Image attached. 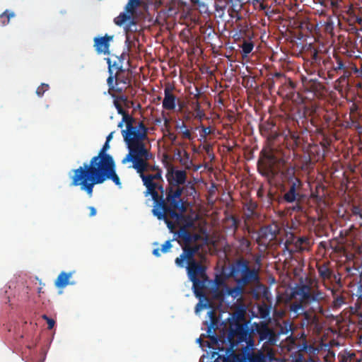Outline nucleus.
I'll list each match as a JSON object with an SVG mask.
<instances>
[{
    "mask_svg": "<svg viewBox=\"0 0 362 362\" xmlns=\"http://www.w3.org/2000/svg\"><path fill=\"white\" fill-rule=\"evenodd\" d=\"M148 139V133L132 144L127 145L129 153L122 159V163H132L146 187L145 195L150 194L153 201V214L158 220H163L167 224L173 238L162 245L161 248H155L153 255L160 257L161 253L170 252L173 243L176 241L181 246V170L168 168L166 178L168 186L163 188L161 182L162 170L148 163L153 156L144 144Z\"/></svg>",
    "mask_w": 362,
    "mask_h": 362,
    "instance_id": "obj_1",
    "label": "nucleus"
},
{
    "mask_svg": "<svg viewBox=\"0 0 362 362\" xmlns=\"http://www.w3.org/2000/svg\"><path fill=\"white\" fill-rule=\"evenodd\" d=\"M186 177V172L182 170V245L184 256L192 258L201 247L198 241L202 240V235L204 230L196 210L190 209L189 214H187L189 207L194 204L197 191L193 185H184Z\"/></svg>",
    "mask_w": 362,
    "mask_h": 362,
    "instance_id": "obj_2",
    "label": "nucleus"
},
{
    "mask_svg": "<svg viewBox=\"0 0 362 362\" xmlns=\"http://www.w3.org/2000/svg\"><path fill=\"white\" fill-rule=\"evenodd\" d=\"M71 186H80L82 190L86 192L89 197L93 195V187L95 185L102 184L107 180H111L117 186L122 183L116 173L115 163L112 162L86 172L73 175L71 177Z\"/></svg>",
    "mask_w": 362,
    "mask_h": 362,
    "instance_id": "obj_3",
    "label": "nucleus"
},
{
    "mask_svg": "<svg viewBox=\"0 0 362 362\" xmlns=\"http://www.w3.org/2000/svg\"><path fill=\"white\" fill-rule=\"evenodd\" d=\"M117 112L123 117L126 129L122 130V135L127 145H132L136 140L145 136L148 133V128L142 121H138L136 118L129 115L122 105L117 101H114Z\"/></svg>",
    "mask_w": 362,
    "mask_h": 362,
    "instance_id": "obj_4",
    "label": "nucleus"
},
{
    "mask_svg": "<svg viewBox=\"0 0 362 362\" xmlns=\"http://www.w3.org/2000/svg\"><path fill=\"white\" fill-rule=\"evenodd\" d=\"M293 295L303 298L306 310L317 314L324 313L322 302L325 299V294L317 288H314L310 285L300 283L293 288Z\"/></svg>",
    "mask_w": 362,
    "mask_h": 362,
    "instance_id": "obj_5",
    "label": "nucleus"
},
{
    "mask_svg": "<svg viewBox=\"0 0 362 362\" xmlns=\"http://www.w3.org/2000/svg\"><path fill=\"white\" fill-rule=\"evenodd\" d=\"M230 275L237 284L245 286L259 281V269L250 268L249 261L243 257L238 259L231 265Z\"/></svg>",
    "mask_w": 362,
    "mask_h": 362,
    "instance_id": "obj_6",
    "label": "nucleus"
},
{
    "mask_svg": "<svg viewBox=\"0 0 362 362\" xmlns=\"http://www.w3.org/2000/svg\"><path fill=\"white\" fill-rule=\"evenodd\" d=\"M188 92L187 93L185 89L186 95L185 98L182 96V119H189L193 117L197 121H201L205 116V114L204 111L200 109L199 103L198 101L199 92L196 86L193 87V90H191V88H189ZM183 128H187V126L182 120V129Z\"/></svg>",
    "mask_w": 362,
    "mask_h": 362,
    "instance_id": "obj_7",
    "label": "nucleus"
},
{
    "mask_svg": "<svg viewBox=\"0 0 362 362\" xmlns=\"http://www.w3.org/2000/svg\"><path fill=\"white\" fill-rule=\"evenodd\" d=\"M141 0H129L124 6V11L114 18V23L117 26H124V30L129 40L128 33L138 30L137 18L134 16L137 8L141 6Z\"/></svg>",
    "mask_w": 362,
    "mask_h": 362,
    "instance_id": "obj_8",
    "label": "nucleus"
},
{
    "mask_svg": "<svg viewBox=\"0 0 362 362\" xmlns=\"http://www.w3.org/2000/svg\"><path fill=\"white\" fill-rule=\"evenodd\" d=\"M110 148V143L105 141L97 156H93L89 163H83V166L74 170V175L79 174L87 170L94 169L98 166H102L112 162H115L112 156L107 153Z\"/></svg>",
    "mask_w": 362,
    "mask_h": 362,
    "instance_id": "obj_9",
    "label": "nucleus"
},
{
    "mask_svg": "<svg viewBox=\"0 0 362 362\" xmlns=\"http://www.w3.org/2000/svg\"><path fill=\"white\" fill-rule=\"evenodd\" d=\"M290 185L288 190L284 194L283 199L287 203L296 202L292 207V210L297 212L303 211V207L300 203L303 195L298 192L302 187V182L298 177H293L291 182H288Z\"/></svg>",
    "mask_w": 362,
    "mask_h": 362,
    "instance_id": "obj_10",
    "label": "nucleus"
},
{
    "mask_svg": "<svg viewBox=\"0 0 362 362\" xmlns=\"http://www.w3.org/2000/svg\"><path fill=\"white\" fill-rule=\"evenodd\" d=\"M252 330L258 335L259 341H264L270 345H275L278 341L276 332L264 322H254Z\"/></svg>",
    "mask_w": 362,
    "mask_h": 362,
    "instance_id": "obj_11",
    "label": "nucleus"
},
{
    "mask_svg": "<svg viewBox=\"0 0 362 362\" xmlns=\"http://www.w3.org/2000/svg\"><path fill=\"white\" fill-rule=\"evenodd\" d=\"M276 162L277 158L274 156L266 155L264 159L258 161V171L262 176L273 179L278 174V171L275 169Z\"/></svg>",
    "mask_w": 362,
    "mask_h": 362,
    "instance_id": "obj_12",
    "label": "nucleus"
},
{
    "mask_svg": "<svg viewBox=\"0 0 362 362\" xmlns=\"http://www.w3.org/2000/svg\"><path fill=\"white\" fill-rule=\"evenodd\" d=\"M129 82V78L126 76L124 70L122 72L116 73L115 76H110L107 79L108 91L110 93L112 91L121 93L127 88Z\"/></svg>",
    "mask_w": 362,
    "mask_h": 362,
    "instance_id": "obj_13",
    "label": "nucleus"
},
{
    "mask_svg": "<svg viewBox=\"0 0 362 362\" xmlns=\"http://www.w3.org/2000/svg\"><path fill=\"white\" fill-rule=\"evenodd\" d=\"M332 64V71L337 73L342 72L343 75L341 77L344 78H348L350 76L351 72L349 69L351 68V63L347 57L334 54Z\"/></svg>",
    "mask_w": 362,
    "mask_h": 362,
    "instance_id": "obj_14",
    "label": "nucleus"
},
{
    "mask_svg": "<svg viewBox=\"0 0 362 362\" xmlns=\"http://www.w3.org/2000/svg\"><path fill=\"white\" fill-rule=\"evenodd\" d=\"M183 247L184 245H182V247ZM184 254L185 250L182 248V262L185 259H187L189 262V266L187 267V273L189 279L193 280L195 279H199V277L206 278L204 274V269L199 263L194 260V257H192V258H187L184 256ZM193 256H194V255Z\"/></svg>",
    "mask_w": 362,
    "mask_h": 362,
    "instance_id": "obj_15",
    "label": "nucleus"
},
{
    "mask_svg": "<svg viewBox=\"0 0 362 362\" xmlns=\"http://www.w3.org/2000/svg\"><path fill=\"white\" fill-rule=\"evenodd\" d=\"M114 35L106 34L103 37H95L93 40L94 47L98 54H103L107 55L110 54V43L113 40Z\"/></svg>",
    "mask_w": 362,
    "mask_h": 362,
    "instance_id": "obj_16",
    "label": "nucleus"
},
{
    "mask_svg": "<svg viewBox=\"0 0 362 362\" xmlns=\"http://www.w3.org/2000/svg\"><path fill=\"white\" fill-rule=\"evenodd\" d=\"M245 287V286L238 284L234 287H229L227 284H224V288H223L221 291H218V288L215 289L214 297L221 299L226 296H228L236 298L242 295Z\"/></svg>",
    "mask_w": 362,
    "mask_h": 362,
    "instance_id": "obj_17",
    "label": "nucleus"
},
{
    "mask_svg": "<svg viewBox=\"0 0 362 362\" xmlns=\"http://www.w3.org/2000/svg\"><path fill=\"white\" fill-rule=\"evenodd\" d=\"M174 90L175 87L170 83H168L165 87L163 107L166 110H172L175 107L176 96L173 94Z\"/></svg>",
    "mask_w": 362,
    "mask_h": 362,
    "instance_id": "obj_18",
    "label": "nucleus"
},
{
    "mask_svg": "<svg viewBox=\"0 0 362 362\" xmlns=\"http://www.w3.org/2000/svg\"><path fill=\"white\" fill-rule=\"evenodd\" d=\"M319 324L318 314L305 310L302 313V319L300 320V325L302 327H306L307 328H316Z\"/></svg>",
    "mask_w": 362,
    "mask_h": 362,
    "instance_id": "obj_19",
    "label": "nucleus"
},
{
    "mask_svg": "<svg viewBox=\"0 0 362 362\" xmlns=\"http://www.w3.org/2000/svg\"><path fill=\"white\" fill-rule=\"evenodd\" d=\"M276 229H273L272 226H267L260 228L259 232V236L257 238V243H259L261 240H269L274 239L276 236Z\"/></svg>",
    "mask_w": 362,
    "mask_h": 362,
    "instance_id": "obj_20",
    "label": "nucleus"
},
{
    "mask_svg": "<svg viewBox=\"0 0 362 362\" xmlns=\"http://www.w3.org/2000/svg\"><path fill=\"white\" fill-rule=\"evenodd\" d=\"M329 262H324L323 264H317L316 267L319 274V276L324 281H331L333 276V270L329 267Z\"/></svg>",
    "mask_w": 362,
    "mask_h": 362,
    "instance_id": "obj_21",
    "label": "nucleus"
},
{
    "mask_svg": "<svg viewBox=\"0 0 362 362\" xmlns=\"http://www.w3.org/2000/svg\"><path fill=\"white\" fill-rule=\"evenodd\" d=\"M204 280H201L199 278L191 280L193 283L194 294L199 298H206L204 290L206 288L205 280L206 278L204 277Z\"/></svg>",
    "mask_w": 362,
    "mask_h": 362,
    "instance_id": "obj_22",
    "label": "nucleus"
},
{
    "mask_svg": "<svg viewBox=\"0 0 362 362\" xmlns=\"http://www.w3.org/2000/svg\"><path fill=\"white\" fill-rule=\"evenodd\" d=\"M324 112V110L319 107H314L311 110V124L315 127H320L324 126L323 121L322 119V115Z\"/></svg>",
    "mask_w": 362,
    "mask_h": 362,
    "instance_id": "obj_23",
    "label": "nucleus"
},
{
    "mask_svg": "<svg viewBox=\"0 0 362 362\" xmlns=\"http://www.w3.org/2000/svg\"><path fill=\"white\" fill-rule=\"evenodd\" d=\"M239 362H266V356L261 351L247 354Z\"/></svg>",
    "mask_w": 362,
    "mask_h": 362,
    "instance_id": "obj_24",
    "label": "nucleus"
},
{
    "mask_svg": "<svg viewBox=\"0 0 362 362\" xmlns=\"http://www.w3.org/2000/svg\"><path fill=\"white\" fill-rule=\"evenodd\" d=\"M304 87L306 90L317 95L321 92L323 86L317 79H310L304 82Z\"/></svg>",
    "mask_w": 362,
    "mask_h": 362,
    "instance_id": "obj_25",
    "label": "nucleus"
},
{
    "mask_svg": "<svg viewBox=\"0 0 362 362\" xmlns=\"http://www.w3.org/2000/svg\"><path fill=\"white\" fill-rule=\"evenodd\" d=\"M73 272H61L55 280L54 285L57 288H63L69 284V279L71 277Z\"/></svg>",
    "mask_w": 362,
    "mask_h": 362,
    "instance_id": "obj_26",
    "label": "nucleus"
},
{
    "mask_svg": "<svg viewBox=\"0 0 362 362\" xmlns=\"http://www.w3.org/2000/svg\"><path fill=\"white\" fill-rule=\"evenodd\" d=\"M337 358L339 362H359L354 352L346 349L339 353Z\"/></svg>",
    "mask_w": 362,
    "mask_h": 362,
    "instance_id": "obj_27",
    "label": "nucleus"
},
{
    "mask_svg": "<svg viewBox=\"0 0 362 362\" xmlns=\"http://www.w3.org/2000/svg\"><path fill=\"white\" fill-rule=\"evenodd\" d=\"M167 4L168 14H177L181 9V0H163Z\"/></svg>",
    "mask_w": 362,
    "mask_h": 362,
    "instance_id": "obj_28",
    "label": "nucleus"
},
{
    "mask_svg": "<svg viewBox=\"0 0 362 362\" xmlns=\"http://www.w3.org/2000/svg\"><path fill=\"white\" fill-rule=\"evenodd\" d=\"M239 250L244 253L250 254L252 252L251 242L245 237H240L237 239Z\"/></svg>",
    "mask_w": 362,
    "mask_h": 362,
    "instance_id": "obj_29",
    "label": "nucleus"
},
{
    "mask_svg": "<svg viewBox=\"0 0 362 362\" xmlns=\"http://www.w3.org/2000/svg\"><path fill=\"white\" fill-rule=\"evenodd\" d=\"M295 248L297 250H303L305 247H309L310 244V238L307 236L293 238Z\"/></svg>",
    "mask_w": 362,
    "mask_h": 362,
    "instance_id": "obj_30",
    "label": "nucleus"
},
{
    "mask_svg": "<svg viewBox=\"0 0 362 362\" xmlns=\"http://www.w3.org/2000/svg\"><path fill=\"white\" fill-rule=\"evenodd\" d=\"M235 334L239 341H247L250 337L249 329L243 326H240L237 328Z\"/></svg>",
    "mask_w": 362,
    "mask_h": 362,
    "instance_id": "obj_31",
    "label": "nucleus"
},
{
    "mask_svg": "<svg viewBox=\"0 0 362 362\" xmlns=\"http://www.w3.org/2000/svg\"><path fill=\"white\" fill-rule=\"evenodd\" d=\"M299 302H294L290 305V310L297 315L302 314L306 310L304 306L303 298L299 297Z\"/></svg>",
    "mask_w": 362,
    "mask_h": 362,
    "instance_id": "obj_32",
    "label": "nucleus"
},
{
    "mask_svg": "<svg viewBox=\"0 0 362 362\" xmlns=\"http://www.w3.org/2000/svg\"><path fill=\"white\" fill-rule=\"evenodd\" d=\"M107 63L108 64V71L110 73V76H112V70H117L116 73L122 72L124 69L122 65V60L118 59V62H115L112 64V61L110 58L106 59Z\"/></svg>",
    "mask_w": 362,
    "mask_h": 362,
    "instance_id": "obj_33",
    "label": "nucleus"
},
{
    "mask_svg": "<svg viewBox=\"0 0 362 362\" xmlns=\"http://www.w3.org/2000/svg\"><path fill=\"white\" fill-rule=\"evenodd\" d=\"M204 6L199 0H182V15L185 13V7L189 8H199L201 6Z\"/></svg>",
    "mask_w": 362,
    "mask_h": 362,
    "instance_id": "obj_34",
    "label": "nucleus"
},
{
    "mask_svg": "<svg viewBox=\"0 0 362 362\" xmlns=\"http://www.w3.org/2000/svg\"><path fill=\"white\" fill-rule=\"evenodd\" d=\"M15 16V13L13 11L6 10L0 15V25L5 26L8 24L11 18Z\"/></svg>",
    "mask_w": 362,
    "mask_h": 362,
    "instance_id": "obj_35",
    "label": "nucleus"
},
{
    "mask_svg": "<svg viewBox=\"0 0 362 362\" xmlns=\"http://www.w3.org/2000/svg\"><path fill=\"white\" fill-rule=\"evenodd\" d=\"M334 251L342 253L343 255L346 257V259L349 261H352L355 258L356 253L348 251V250L343 246L336 247Z\"/></svg>",
    "mask_w": 362,
    "mask_h": 362,
    "instance_id": "obj_36",
    "label": "nucleus"
},
{
    "mask_svg": "<svg viewBox=\"0 0 362 362\" xmlns=\"http://www.w3.org/2000/svg\"><path fill=\"white\" fill-rule=\"evenodd\" d=\"M241 47L243 54L247 56L252 51L254 43L251 41H244Z\"/></svg>",
    "mask_w": 362,
    "mask_h": 362,
    "instance_id": "obj_37",
    "label": "nucleus"
},
{
    "mask_svg": "<svg viewBox=\"0 0 362 362\" xmlns=\"http://www.w3.org/2000/svg\"><path fill=\"white\" fill-rule=\"evenodd\" d=\"M283 175L287 180L288 182H291L293 177H296L295 176V169L292 167L288 168L284 172H283Z\"/></svg>",
    "mask_w": 362,
    "mask_h": 362,
    "instance_id": "obj_38",
    "label": "nucleus"
},
{
    "mask_svg": "<svg viewBox=\"0 0 362 362\" xmlns=\"http://www.w3.org/2000/svg\"><path fill=\"white\" fill-rule=\"evenodd\" d=\"M344 303V298L342 296H337L334 298L333 308L335 309L339 308Z\"/></svg>",
    "mask_w": 362,
    "mask_h": 362,
    "instance_id": "obj_39",
    "label": "nucleus"
},
{
    "mask_svg": "<svg viewBox=\"0 0 362 362\" xmlns=\"http://www.w3.org/2000/svg\"><path fill=\"white\" fill-rule=\"evenodd\" d=\"M49 88V86L47 83H42L40 86L37 87L36 90V94L37 95V96L42 97L44 95V93L47 90H48Z\"/></svg>",
    "mask_w": 362,
    "mask_h": 362,
    "instance_id": "obj_40",
    "label": "nucleus"
},
{
    "mask_svg": "<svg viewBox=\"0 0 362 362\" xmlns=\"http://www.w3.org/2000/svg\"><path fill=\"white\" fill-rule=\"evenodd\" d=\"M212 132L211 127H201V129L199 130V135L202 139H206V136L211 134Z\"/></svg>",
    "mask_w": 362,
    "mask_h": 362,
    "instance_id": "obj_41",
    "label": "nucleus"
},
{
    "mask_svg": "<svg viewBox=\"0 0 362 362\" xmlns=\"http://www.w3.org/2000/svg\"><path fill=\"white\" fill-rule=\"evenodd\" d=\"M352 249L354 251V252L357 255H361L362 254V243H356V242H352L351 243Z\"/></svg>",
    "mask_w": 362,
    "mask_h": 362,
    "instance_id": "obj_42",
    "label": "nucleus"
},
{
    "mask_svg": "<svg viewBox=\"0 0 362 362\" xmlns=\"http://www.w3.org/2000/svg\"><path fill=\"white\" fill-rule=\"evenodd\" d=\"M332 119V115L327 114V112L324 110V112L322 115V119L323 121L324 126H329V124L331 122Z\"/></svg>",
    "mask_w": 362,
    "mask_h": 362,
    "instance_id": "obj_43",
    "label": "nucleus"
},
{
    "mask_svg": "<svg viewBox=\"0 0 362 362\" xmlns=\"http://www.w3.org/2000/svg\"><path fill=\"white\" fill-rule=\"evenodd\" d=\"M229 219L231 220V221H232V227L234 229V232H235L238 230V227H239L240 220H239L238 218H237L235 216H230L229 217Z\"/></svg>",
    "mask_w": 362,
    "mask_h": 362,
    "instance_id": "obj_44",
    "label": "nucleus"
},
{
    "mask_svg": "<svg viewBox=\"0 0 362 362\" xmlns=\"http://www.w3.org/2000/svg\"><path fill=\"white\" fill-rule=\"evenodd\" d=\"M351 212L354 215L359 216L362 219V208L360 206H353Z\"/></svg>",
    "mask_w": 362,
    "mask_h": 362,
    "instance_id": "obj_45",
    "label": "nucleus"
},
{
    "mask_svg": "<svg viewBox=\"0 0 362 362\" xmlns=\"http://www.w3.org/2000/svg\"><path fill=\"white\" fill-rule=\"evenodd\" d=\"M42 318L47 321L48 325L47 328L49 329H52L55 325V321L53 319L48 317L46 315H43Z\"/></svg>",
    "mask_w": 362,
    "mask_h": 362,
    "instance_id": "obj_46",
    "label": "nucleus"
},
{
    "mask_svg": "<svg viewBox=\"0 0 362 362\" xmlns=\"http://www.w3.org/2000/svg\"><path fill=\"white\" fill-rule=\"evenodd\" d=\"M334 281L339 287L342 286L341 281V274L339 273L334 274L333 272L332 279L330 281Z\"/></svg>",
    "mask_w": 362,
    "mask_h": 362,
    "instance_id": "obj_47",
    "label": "nucleus"
},
{
    "mask_svg": "<svg viewBox=\"0 0 362 362\" xmlns=\"http://www.w3.org/2000/svg\"><path fill=\"white\" fill-rule=\"evenodd\" d=\"M358 300L362 304V283L358 286L357 288Z\"/></svg>",
    "mask_w": 362,
    "mask_h": 362,
    "instance_id": "obj_48",
    "label": "nucleus"
},
{
    "mask_svg": "<svg viewBox=\"0 0 362 362\" xmlns=\"http://www.w3.org/2000/svg\"><path fill=\"white\" fill-rule=\"evenodd\" d=\"M182 138H187L189 139H192V136L191 134V132L189 129H186L185 131H182Z\"/></svg>",
    "mask_w": 362,
    "mask_h": 362,
    "instance_id": "obj_49",
    "label": "nucleus"
},
{
    "mask_svg": "<svg viewBox=\"0 0 362 362\" xmlns=\"http://www.w3.org/2000/svg\"><path fill=\"white\" fill-rule=\"evenodd\" d=\"M88 209H89V211H90V214H89V216H90V217L94 216H95V215H96L97 211H96V209H95L94 206H89V207H88Z\"/></svg>",
    "mask_w": 362,
    "mask_h": 362,
    "instance_id": "obj_50",
    "label": "nucleus"
},
{
    "mask_svg": "<svg viewBox=\"0 0 362 362\" xmlns=\"http://www.w3.org/2000/svg\"><path fill=\"white\" fill-rule=\"evenodd\" d=\"M215 281H216V284L217 286L223 285V288H224V284H225L223 283V279H221V278H219V277H216V278Z\"/></svg>",
    "mask_w": 362,
    "mask_h": 362,
    "instance_id": "obj_51",
    "label": "nucleus"
},
{
    "mask_svg": "<svg viewBox=\"0 0 362 362\" xmlns=\"http://www.w3.org/2000/svg\"><path fill=\"white\" fill-rule=\"evenodd\" d=\"M187 33H189V30H186L185 28L182 29V42H184L185 38L187 37Z\"/></svg>",
    "mask_w": 362,
    "mask_h": 362,
    "instance_id": "obj_52",
    "label": "nucleus"
},
{
    "mask_svg": "<svg viewBox=\"0 0 362 362\" xmlns=\"http://www.w3.org/2000/svg\"><path fill=\"white\" fill-rule=\"evenodd\" d=\"M175 262L178 267H181V255L177 257Z\"/></svg>",
    "mask_w": 362,
    "mask_h": 362,
    "instance_id": "obj_53",
    "label": "nucleus"
},
{
    "mask_svg": "<svg viewBox=\"0 0 362 362\" xmlns=\"http://www.w3.org/2000/svg\"><path fill=\"white\" fill-rule=\"evenodd\" d=\"M356 87L358 88V93L362 94V82L358 83Z\"/></svg>",
    "mask_w": 362,
    "mask_h": 362,
    "instance_id": "obj_54",
    "label": "nucleus"
},
{
    "mask_svg": "<svg viewBox=\"0 0 362 362\" xmlns=\"http://www.w3.org/2000/svg\"><path fill=\"white\" fill-rule=\"evenodd\" d=\"M356 22L358 24H359L360 25H361V26H362V18H361V17H358V16H357V17L356 18Z\"/></svg>",
    "mask_w": 362,
    "mask_h": 362,
    "instance_id": "obj_55",
    "label": "nucleus"
},
{
    "mask_svg": "<svg viewBox=\"0 0 362 362\" xmlns=\"http://www.w3.org/2000/svg\"><path fill=\"white\" fill-rule=\"evenodd\" d=\"M113 133H114L113 132H111V133H110V134H109V135L107 136V138H106V141H107V142H109V143H110V140L112 139Z\"/></svg>",
    "mask_w": 362,
    "mask_h": 362,
    "instance_id": "obj_56",
    "label": "nucleus"
},
{
    "mask_svg": "<svg viewBox=\"0 0 362 362\" xmlns=\"http://www.w3.org/2000/svg\"><path fill=\"white\" fill-rule=\"evenodd\" d=\"M317 58H318V54H317V52L316 50H315L314 52V54L313 55V59L315 61L317 60Z\"/></svg>",
    "mask_w": 362,
    "mask_h": 362,
    "instance_id": "obj_57",
    "label": "nucleus"
},
{
    "mask_svg": "<svg viewBox=\"0 0 362 362\" xmlns=\"http://www.w3.org/2000/svg\"><path fill=\"white\" fill-rule=\"evenodd\" d=\"M283 74L282 73H280V72H276L274 74V76L277 77V78H280V77H282L283 76Z\"/></svg>",
    "mask_w": 362,
    "mask_h": 362,
    "instance_id": "obj_58",
    "label": "nucleus"
},
{
    "mask_svg": "<svg viewBox=\"0 0 362 362\" xmlns=\"http://www.w3.org/2000/svg\"><path fill=\"white\" fill-rule=\"evenodd\" d=\"M125 123L124 122H123V119H122V121L118 124V127L119 128H122L123 127V124Z\"/></svg>",
    "mask_w": 362,
    "mask_h": 362,
    "instance_id": "obj_59",
    "label": "nucleus"
},
{
    "mask_svg": "<svg viewBox=\"0 0 362 362\" xmlns=\"http://www.w3.org/2000/svg\"><path fill=\"white\" fill-rule=\"evenodd\" d=\"M289 86H291V88H295V84L293 81H289Z\"/></svg>",
    "mask_w": 362,
    "mask_h": 362,
    "instance_id": "obj_60",
    "label": "nucleus"
},
{
    "mask_svg": "<svg viewBox=\"0 0 362 362\" xmlns=\"http://www.w3.org/2000/svg\"><path fill=\"white\" fill-rule=\"evenodd\" d=\"M186 156L187 158H188V154L187 153L186 151H182V156Z\"/></svg>",
    "mask_w": 362,
    "mask_h": 362,
    "instance_id": "obj_61",
    "label": "nucleus"
},
{
    "mask_svg": "<svg viewBox=\"0 0 362 362\" xmlns=\"http://www.w3.org/2000/svg\"><path fill=\"white\" fill-rule=\"evenodd\" d=\"M177 154L178 157H180L181 156V152H180V149H177Z\"/></svg>",
    "mask_w": 362,
    "mask_h": 362,
    "instance_id": "obj_62",
    "label": "nucleus"
},
{
    "mask_svg": "<svg viewBox=\"0 0 362 362\" xmlns=\"http://www.w3.org/2000/svg\"><path fill=\"white\" fill-rule=\"evenodd\" d=\"M178 107H179V110H181V103H180L179 100H178Z\"/></svg>",
    "mask_w": 362,
    "mask_h": 362,
    "instance_id": "obj_63",
    "label": "nucleus"
},
{
    "mask_svg": "<svg viewBox=\"0 0 362 362\" xmlns=\"http://www.w3.org/2000/svg\"><path fill=\"white\" fill-rule=\"evenodd\" d=\"M179 76L181 77V67H179Z\"/></svg>",
    "mask_w": 362,
    "mask_h": 362,
    "instance_id": "obj_64",
    "label": "nucleus"
}]
</instances>
